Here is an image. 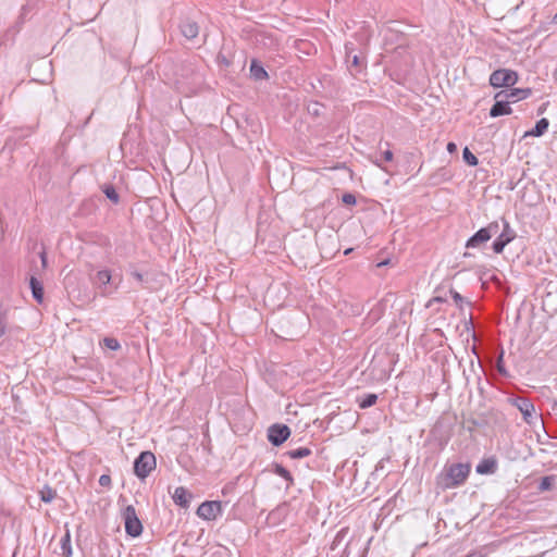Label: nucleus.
I'll return each mask as SVG.
<instances>
[{
    "label": "nucleus",
    "mask_w": 557,
    "mask_h": 557,
    "mask_svg": "<svg viewBox=\"0 0 557 557\" xmlns=\"http://www.w3.org/2000/svg\"><path fill=\"white\" fill-rule=\"evenodd\" d=\"M471 471L469 463H453L446 466L443 474V487L454 488L462 485Z\"/></svg>",
    "instance_id": "obj_1"
},
{
    "label": "nucleus",
    "mask_w": 557,
    "mask_h": 557,
    "mask_svg": "<svg viewBox=\"0 0 557 557\" xmlns=\"http://www.w3.org/2000/svg\"><path fill=\"white\" fill-rule=\"evenodd\" d=\"M156 466L157 461L153 453L150 450L141 451L134 461V473L138 479L144 480L156 469Z\"/></svg>",
    "instance_id": "obj_2"
},
{
    "label": "nucleus",
    "mask_w": 557,
    "mask_h": 557,
    "mask_svg": "<svg viewBox=\"0 0 557 557\" xmlns=\"http://www.w3.org/2000/svg\"><path fill=\"white\" fill-rule=\"evenodd\" d=\"M124 520L125 532L132 537H137L143 533V524L139 520L136 509L133 505H128L122 511Z\"/></svg>",
    "instance_id": "obj_3"
},
{
    "label": "nucleus",
    "mask_w": 557,
    "mask_h": 557,
    "mask_svg": "<svg viewBox=\"0 0 557 557\" xmlns=\"http://www.w3.org/2000/svg\"><path fill=\"white\" fill-rule=\"evenodd\" d=\"M518 82V73L509 69L495 70L490 76V85L494 88L512 87Z\"/></svg>",
    "instance_id": "obj_4"
},
{
    "label": "nucleus",
    "mask_w": 557,
    "mask_h": 557,
    "mask_svg": "<svg viewBox=\"0 0 557 557\" xmlns=\"http://www.w3.org/2000/svg\"><path fill=\"white\" fill-rule=\"evenodd\" d=\"M499 231V223L497 221L491 222L487 226L480 228L475 232L466 243L467 248H476L480 245L488 242L493 235Z\"/></svg>",
    "instance_id": "obj_5"
},
{
    "label": "nucleus",
    "mask_w": 557,
    "mask_h": 557,
    "mask_svg": "<svg viewBox=\"0 0 557 557\" xmlns=\"http://www.w3.org/2000/svg\"><path fill=\"white\" fill-rule=\"evenodd\" d=\"M507 401L521 412L525 423H533V420L535 418V407L529 398L521 396H512L509 397Z\"/></svg>",
    "instance_id": "obj_6"
},
{
    "label": "nucleus",
    "mask_w": 557,
    "mask_h": 557,
    "mask_svg": "<svg viewBox=\"0 0 557 557\" xmlns=\"http://www.w3.org/2000/svg\"><path fill=\"white\" fill-rule=\"evenodd\" d=\"M502 222H503V231L496 237V239L493 242V246H492L493 251L495 253H502L504 251L505 247L509 243H511L517 236L515 230L510 226L509 222L505 218H502Z\"/></svg>",
    "instance_id": "obj_7"
},
{
    "label": "nucleus",
    "mask_w": 557,
    "mask_h": 557,
    "mask_svg": "<svg viewBox=\"0 0 557 557\" xmlns=\"http://www.w3.org/2000/svg\"><path fill=\"white\" fill-rule=\"evenodd\" d=\"M290 436V429L286 424L275 423L268 429V441L273 446H281Z\"/></svg>",
    "instance_id": "obj_8"
},
{
    "label": "nucleus",
    "mask_w": 557,
    "mask_h": 557,
    "mask_svg": "<svg viewBox=\"0 0 557 557\" xmlns=\"http://www.w3.org/2000/svg\"><path fill=\"white\" fill-rule=\"evenodd\" d=\"M222 512V505L219 500L203 502L197 509L198 517L205 520H214Z\"/></svg>",
    "instance_id": "obj_9"
},
{
    "label": "nucleus",
    "mask_w": 557,
    "mask_h": 557,
    "mask_svg": "<svg viewBox=\"0 0 557 557\" xmlns=\"http://www.w3.org/2000/svg\"><path fill=\"white\" fill-rule=\"evenodd\" d=\"M503 92L498 91L495 94L494 99L495 103L490 109V116L491 117H498L502 115H508L512 112L510 108V101L505 97L502 96Z\"/></svg>",
    "instance_id": "obj_10"
},
{
    "label": "nucleus",
    "mask_w": 557,
    "mask_h": 557,
    "mask_svg": "<svg viewBox=\"0 0 557 557\" xmlns=\"http://www.w3.org/2000/svg\"><path fill=\"white\" fill-rule=\"evenodd\" d=\"M289 507L286 503H283L271 510L267 517V521L271 525H277L284 521L288 515Z\"/></svg>",
    "instance_id": "obj_11"
},
{
    "label": "nucleus",
    "mask_w": 557,
    "mask_h": 557,
    "mask_svg": "<svg viewBox=\"0 0 557 557\" xmlns=\"http://www.w3.org/2000/svg\"><path fill=\"white\" fill-rule=\"evenodd\" d=\"M180 30H181V34L186 39H194L199 34V25L197 24V22L187 17V18H184L181 21Z\"/></svg>",
    "instance_id": "obj_12"
},
{
    "label": "nucleus",
    "mask_w": 557,
    "mask_h": 557,
    "mask_svg": "<svg viewBox=\"0 0 557 557\" xmlns=\"http://www.w3.org/2000/svg\"><path fill=\"white\" fill-rule=\"evenodd\" d=\"M503 92L502 96H505L510 103H515L519 100L527 99L532 95L531 88H511L509 90H500Z\"/></svg>",
    "instance_id": "obj_13"
},
{
    "label": "nucleus",
    "mask_w": 557,
    "mask_h": 557,
    "mask_svg": "<svg viewBox=\"0 0 557 557\" xmlns=\"http://www.w3.org/2000/svg\"><path fill=\"white\" fill-rule=\"evenodd\" d=\"M498 463L495 457H488L482 459L475 467V471L479 474H494L497 471Z\"/></svg>",
    "instance_id": "obj_14"
},
{
    "label": "nucleus",
    "mask_w": 557,
    "mask_h": 557,
    "mask_svg": "<svg viewBox=\"0 0 557 557\" xmlns=\"http://www.w3.org/2000/svg\"><path fill=\"white\" fill-rule=\"evenodd\" d=\"M172 498L176 505L183 508H187L189 506L190 494L183 486H178L175 488Z\"/></svg>",
    "instance_id": "obj_15"
},
{
    "label": "nucleus",
    "mask_w": 557,
    "mask_h": 557,
    "mask_svg": "<svg viewBox=\"0 0 557 557\" xmlns=\"http://www.w3.org/2000/svg\"><path fill=\"white\" fill-rule=\"evenodd\" d=\"M29 287L32 290L33 298L38 302L42 304L44 301V286L42 283L35 276H32L29 280Z\"/></svg>",
    "instance_id": "obj_16"
},
{
    "label": "nucleus",
    "mask_w": 557,
    "mask_h": 557,
    "mask_svg": "<svg viewBox=\"0 0 557 557\" xmlns=\"http://www.w3.org/2000/svg\"><path fill=\"white\" fill-rule=\"evenodd\" d=\"M250 75L256 81L267 79L269 77L267 71L258 60H252L250 63Z\"/></svg>",
    "instance_id": "obj_17"
},
{
    "label": "nucleus",
    "mask_w": 557,
    "mask_h": 557,
    "mask_svg": "<svg viewBox=\"0 0 557 557\" xmlns=\"http://www.w3.org/2000/svg\"><path fill=\"white\" fill-rule=\"evenodd\" d=\"M548 126V120L543 117L536 122L535 126L531 131L525 133V136L540 137L546 133Z\"/></svg>",
    "instance_id": "obj_18"
},
{
    "label": "nucleus",
    "mask_w": 557,
    "mask_h": 557,
    "mask_svg": "<svg viewBox=\"0 0 557 557\" xmlns=\"http://www.w3.org/2000/svg\"><path fill=\"white\" fill-rule=\"evenodd\" d=\"M201 75L199 73H195L193 72V84L190 87H185V83L184 82H177V84H180L181 86H178V88L182 90V92H185L186 95H188L189 92L190 94H194L197 91L198 87L200 86L201 84Z\"/></svg>",
    "instance_id": "obj_19"
},
{
    "label": "nucleus",
    "mask_w": 557,
    "mask_h": 557,
    "mask_svg": "<svg viewBox=\"0 0 557 557\" xmlns=\"http://www.w3.org/2000/svg\"><path fill=\"white\" fill-rule=\"evenodd\" d=\"M312 454L311 449L308 447H298L296 449H290L285 453V456L289 457L290 459H301L305 457H308Z\"/></svg>",
    "instance_id": "obj_20"
},
{
    "label": "nucleus",
    "mask_w": 557,
    "mask_h": 557,
    "mask_svg": "<svg viewBox=\"0 0 557 557\" xmlns=\"http://www.w3.org/2000/svg\"><path fill=\"white\" fill-rule=\"evenodd\" d=\"M273 472L288 482V485L294 484V478L292 473L282 465L273 463Z\"/></svg>",
    "instance_id": "obj_21"
},
{
    "label": "nucleus",
    "mask_w": 557,
    "mask_h": 557,
    "mask_svg": "<svg viewBox=\"0 0 557 557\" xmlns=\"http://www.w3.org/2000/svg\"><path fill=\"white\" fill-rule=\"evenodd\" d=\"M102 191L106 195V197L112 201L114 205L119 203L120 201V195L116 191L115 187L111 184H106L102 187Z\"/></svg>",
    "instance_id": "obj_22"
},
{
    "label": "nucleus",
    "mask_w": 557,
    "mask_h": 557,
    "mask_svg": "<svg viewBox=\"0 0 557 557\" xmlns=\"http://www.w3.org/2000/svg\"><path fill=\"white\" fill-rule=\"evenodd\" d=\"M55 496H57L55 490H53L49 485H45L39 491L40 500L44 502V503H51L55 498Z\"/></svg>",
    "instance_id": "obj_23"
},
{
    "label": "nucleus",
    "mask_w": 557,
    "mask_h": 557,
    "mask_svg": "<svg viewBox=\"0 0 557 557\" xmlns=\"http://www.w3.org/2000/svg\"><path fill=\"white\" fill-rule=\"evenodd\" d=\"M377 401V395L370 393L358 399L359 408L367 409L375 405Z\"/></svg>",
    "instance_id": "obj_24"
},
{
    "label": "nucleus",
    "mask_w": 557,
    "mask_h": 557,
    "mask_svg": "<svg viewBox=\"0 0 557 557\" xmlns=\"http://www.w3.org/2000/svg\"><path fill=\"white\" fill-rule=\"evenodd\" d=\"M60 544H61V549H62V556L71 557L72 546H71V535H70L69 531H66V533L63 535Z\"/></svg>",
    "instance_id": "obj_25"
},
{
    "label": "nucleus",
    "mask_w": 557,
    "mask_h": 557,
    "mask_svg": "<svg viewBox=\"0 0 557 557\" xmlns=\"http://www.w3.org/2000/svg\"><path fill=\"white\" fill-rule=\"evenodd\" d=\"M463 161L471 166H475L479 163L478 158L466 147L462 151Z\"/></svg>",
    "instance_id": "obj_26"
},
{
    "label": "nucleus",
    "mask_w": 557,
    "mask_h": 557,
    "mask_svg": "<svg viewBox=\"0 0 557 557\" xmlns=\"http://www.w3.org/2000/svg\"><path fill=\"white\" fill-rule=\"evenodd\" d=\"M96 280L100 285H108L111 281V273L108 270L98 271L96 274Z\"/></svg>",
    "instance_id": "obj_27"
},
{
    "label": "nucleus",
    "mask_w": 557,
    "mask_h": 557,
    "mask_svg": "<svg viewBox=\"0 0 557 557\" xmlns=\"http://www.w3.org/2000/svg\"><path fill=\"white\" fill-rule=\"evenodd\" d=\"M496 369H497V372L504 376V377H508L509 376V372L507 371L505 364H504V350L500 351L497 360H496Z\"/></svg>",
    "instance_id": "obj_28"
},
{
    "label": "nucleus",
    "mask_w": 557,
    "mask_h": 557,
    "mask_svg": "<svg viewBox=\"0 0 557 557\" xmlns=\"http://www.w3.org/2000/svg\"><path fill=\"white\" fill-rule=\"evenodd\" d=\"M131 275L137 281L140 283L141 287L143 288H148V280L144 276L143 273H140L139 271L133 269L131 270Z\"/></svg>",
    "instance_id": "obj_29"
},
{
    "label": "nucleus",
    "mask_w": 557,
    "mask_h": 557,
    "mask_svg": "<svg viewBox=\"0 0 557 557\" xmlns=\"http://www.w3.org/2000/svg\"><path fill=\"white\" fill-rule=\"evenodd\" d=\"M103 345L111 350H117L121 348L119 341L114 337H104Z\"/></svg>",
    "instance_id": "obj_30"
},
{
    "label": "nucleus",
    "mask_w": 557,
    "mask_h": 557,
    "mask_svg": "<svg viewBox=\"0 0 557 557\" xmlns=\"http://www.w3.org/2000/svg\"><path fill=\"white\" fill-rule=\"evenodd\" d=\"M552 485H553V476H543L539 484V490L541 492L548 491V490H550Z\"/></svg>",
    "instance_id": "obj_31"
},
{
    "label": "nucleus",
    "mask_w": 557,
    "mask_h": 557,
    "mask_svg": "<svg viewBox=\"0 0 557 557\" xmlns=\"http://www.w3.org/2000/svg\"><path fill=\"white\" fill-rule=\"evenodd\" d=\"M342 201L345 205H348V206H354L357 202L356 196L354 194H350V193L344 194L343 197H342Z\"/></svg>",
    "instance_id": "obj_32"
},
{
    "label": "nucleus",
    "mask_w": 557,
    "mask_h": 557,
    "mask_svg": "<svg viewBox=\"0 0 557 557\" xmlns=\"http://www.w3.org/2000/svg\"><path fill=\"white\" fill-rule=\"evenodd\" d=\"M99 484L103 487L110 488L112 485V480L109 474H102L99 478Z\"/></svg>",
    "instance_id": "obj_33"
},
{
    "label": "nucleus",
    "mask_w": 557,
    "mask_h": 557,
    "mask_svg": "<svg viewBox=\"0 0 557 557\" xmlns=\"http://www.w3.org/2000/svg\"><path fill=\"white\" fill-rule=\"evenodd\" d=\"M450 295L455 301V304L459 307V308H462V304H463V297L456 290H450Z\"/></svg>",
    "instance_id": "obj_34"
},
{
    "label": "nucleus",
    "mask_w": 557,
    "mask_h": 557,
    "mask_svg": "<svg viewBox=\"0 0 557 557\" xmlns=\"http://www.w3.org/2000/svg\"><path fill=\"white\" fill-rule=\"evenodd\" d=\"M309 112L313 115L320 114V103L314 102L311 107L308 108Z\"/></svg>",
    "instance_id": "obj_35"
},
{
    "label": "nucleus",
    "mask_w": 557,
    "mask_h": 557,
    "mask_svg": "<svg viewBox=\"0 0 557 557\" xmlns=\"http://www.w3.org/2000/svg\"><path fill=\"white\" fill-rule=\"evenodd\" d=\"M393 157H394L393 151H392V150H389V149H387V150H385V151H383V152H382V158H383V160H384V161H386V162L392 161V160H393Z\"/></svg>",
    "instance_id": "obj_36"
},
{
    "label": "nucleus",
    "mask_w": 557,
    "mask_h": 557,
    "mask_svg": "<svg viewBox=\"0 0 557 557\" xmlns=\"http://www.w3.org/2000/svg\"><path fill=\"white\" fill-rule=\"evenodd\" d=\"M349 62V67H359L360 66V58L358 55H354L351 61H348Z\"/></svg>",
    "instance_id": "obj_37"
},
{
    "label": "nucleus",
    "mask_w": 557,
    "mask_h": 557,
    "mask_svg": "<svg viewBox=\"0 0 557 557\" xmlns=\"http://www.w3.org/2000/svg\"><path fill=\"white\" fill-rule=\"evenodd\" d=\"M5 329H7V325H5L4 317L2 314H0V338L4 335Z\"/></svg>",
    "instance_id": "obj_38"
},
{
    "label": "nucleus",
    "mask_w": 557,
    "mask_h": 557,
    "mask_svg": "<svg viewBox=\"0 0 557 557\" xmlns=\"http://www.w3.org/2000/svg\"><path fill=\"white\" fill-rule=\"evenodd\" d=\"M39 257H40V260H41V265L42 268H46L47 267V253L45 250H42L40 253H39Z\"/></svg>",
    "instance_id": "obj_39"
},
{
    "label": "nucleus",
    "mask_w": 557,
    "mask_h": 557,
    "mask_svg": "<svg viewBox=\"0 0 557 557\" xmlns=\"http://www.w3.org/2000/svg\"><path fill=\"white\" fill-rule=\"evenodd\" d=\"M447 150L450 153L457 151V145L455 143H453V141L448 143L447 144Z\"/></svg>",
    "instance_id": "obj_40"
},
{
    "label": "nucleus",
    "mask_w": 557,
    "mask_h": 557,
    "mask_svg": "<svg viewBox=\"0 0 557 557\" xmlns=\"http://www.w3.org/2000/svg\"><path fill=\"white\" fill-rule=\"evenodd\" d=\"M547 106H548V102L543 103V104L537 109V114H539V115L543 114V113L546 111Z\"/></svg>",
    "instance_id": "obj_41"
},
{
    "label": "nucleus",
    "mask_w": 557,
    "mask_h": 557,
    "mask_svg": "<svg viewBox=\"0 0 557 557\" xmlns=\"http://www.w3.org/2000/svg\"><path fill=\"white\" fill-rule=\"evenodd\" d=\"M552 410L557 414V400H553Z\"/></svg>",
    "instance_id": "obj_42"
},
{
    "label": "nucleus",
    "mask_w": 557,
    "mask_h": 557,
    "mask_svg": "<svg viewBox=\"0 0 557 557\" xmlns=\"http://www.w3.org/2000/svg\"><path fill=\"white\" fill-rule=\"evenodd\" d=\"M26 12H27V7L26 5L22 7L21 16H23Z\"/></svg>",
    "instance_id": "obj_43"
},
{
    "label": "nucleus",
    "mask_w": 557,
    "mask_h": 557,
    "mask_svg": "<svg viewBox=\"0 0 557 557\" xmlns=\"http://www.w3.org/2000/svg\"><path fill=\"white\" fill-rule=\"evenodd\" d=\"M386 263H387V261H384V262H380V263L377 264V267H381V265H386Z\"/></svg>",
    "instance_id": "obj_44"
},
{
    "label": "nucleus",
    "mask_w": 557,
    "mask_h": 557,
    "mask_svg": "<svg viewBox=\"0 0 557 557\" xmlns=\"http://www.w3.org/2000/svg\"><path fill=\"white\" fill-rule=\"evenodd\" d=\"M350 251H351V249H350V248H349V249H347V250L345 251V255L350 253Z\"/></svg>",
    "instance_id": "obj_45"
},
{
    "label": "nucleus",
    "mask_w": 557,
    "mask_h": 557,
    "mask_svg": "<svg viewBox=\"0 0 557 557\" xmlns=\"http://www.w3.org/2000/svg\"><path fill=\"white\" fill-rule=\"evenodd\" d=\"M555 18H557V13H556V16H555Z\"/></svg>",
    "instance_id": "obj_46"
}]
</instances>
